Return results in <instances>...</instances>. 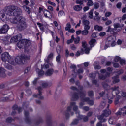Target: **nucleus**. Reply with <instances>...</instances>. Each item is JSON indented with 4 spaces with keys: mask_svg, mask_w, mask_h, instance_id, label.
<instances>
[{
    "mask_svg": "<svg viewBox=\"0 0 126 126\" xmlns=\"http://www.w3.org/2000/svg\"><path fill=\"white\" fill-rule=\"evenodd\" d=\"M56 52L58 54V56H57L56 58V62L59 63H61V55L60 54V52H61V50L57 49Z\"/></svg>",
    "mask_w": 126,
    "mask_h": 126,
    "instance_id": "nucleus-22",
    "label": "nucleus"
},
{
    "mask_svg": "<svg viewBox=\"0 0 126 126\" xmlns=\"http://www.w3.org/2000/svg\"><path fill=\"white\" fill-rule=\"evenodd\" d=\"M88 2L87 3V6L90 7L92 6L93 5V1H92V0H87Z\"/></svg>",
    "mask_w": 126,
    "mask_h": 126,
    "instance_id": "nucleus-42",
    "label": "nucleus"
},
{
    "mask_svg": "<svg viewBox=\"0 0 126 126\" xmlns=\"http://www.w3.org/2000/svg\"><path fill=\"white\" fill-rule=\"evenodd\" d=\"M116 7L117 8H118L119 9H120V8H121V7H122V3L121 2H119L116 4Z\"/></svg>",
    "mask_w": 126,
    "mask_h": 126,
    "instance_id": "nucleus-61",
    "label": "nucleus"
},
{
    "mask_svg": "<svg viewBox=\"0 0 126 126\" xmlns=\"http://www.w3.org/2000/svg\"><path fill=\"white\" fill-rule=\"evenodd\" d=\"M89 18L90 19H92L93 18V10H91L89 13Z\"/></svg>",
    "mask_w": 126,
    "mask_h": 126,
    "instance_id": "nucleus-44",
    "label": "nucleus"
},
{
    "mask_svg": "<svg viewBox=\"0 0 126 126\" xmlns=\"http://www.w3.org/2000/svg\"><path fill=\"white\" fill-rule=\"evenodd\" d=\"M0 76L1 77L5 76V70L2 67H0Z\"/></svg>",
    "mask_w": 126,
    "mask_h": 126,
    "instance_id": "nucleus-29",
    "label": "nucleus"
},
{
    "mask_svg": "<svg viewBox=\"0 0 126 126\" xmlns=\"http://www.w3.org/2000/svg\"><path fill=\"white\" fill-rule=\"evenodd\" d=\"M26 93L28 95H31L32 94V91L30 89H28L26 91Z\"/></svg>",
    "mask_w": 126,
    "mask_h": 126,
    "instance_id": "nucleus-55",
    "label": "nucleus"
},
{
    "mask_svg": "<svg viewBox=\"0 0 126 126\" xmlns=\"http://www.w3.org/2000/svg\"><path fill=\"white\" fill-rule=\"evenodd\" d=\"M99 3H94V9H98L99 8Z\"/></svg>",
    "mask_w": 126,
    "mask_h": 126,
    "instance_id": "nucleus-52",
    "label": "nucleus"
},
{
    "mask_svg": "<svg viewBox=\"0 0 126 126\" xmlns=\"http://www.w3.org/2000/svg\"><path fill=\"white\" fill-rule=\"evenodd\" d=\"M88 95L89 97H92L93 96V91H89L88 92Z\"/></svg>",
    "mask_w": 126,
    "mask_h": 126,
    "instance_id": "nucleus-62",
    "label": "nucleus"
},
{
    "mask_svg": "<svg viewBox=\"0 0 126 126\" xmlns=\"http://www.w3.org/2000/svg\"><path fill=\"white\" fill-rule=\"evenodd\" d=\"M107 117L104 115V114H101L97 116L98 120H99L100 123H106L107 122Z\"/></svg>",
    "mask_w": 126,
    "mask_h": 126,
    "instance_id": "nucleus-15",
    "label": "nucleus"
},
{
    "mask_svg": "<svg viewBox=\"0 0 126 126\" xmlns=\"http://www.w3.org/2000/svg\"><path fill=\"white\" fill-rule=\"evenodd\" d=\"M99 78L100 79H102V80H105L107 78L105 75H99Z\"/></svg>",
    "mask_w": 126,
    "mask_h": 126,
    "instance_id": "nucleus-48",
    "label": "nucleus"
},
{
    "mask_svg": "<svg viewBox=\"0 0 126 126\" xmlns=\"http://www.w3.org/2000/svg\"><path fill=\"white\" fill-rule=\"evenodd\" d=\"M1 59L2 61L6 63V62L8 61L9 59H10V55H9L8 52L3 53L1 55Z\"/></svg>",
    "mask_w": 126,
    "mask_h": 126,
    "instance_id": "nucleus-10",
    "label": "nucleus"
},
{
    "mask_svg": "<svg viewBox=\"0 0 126 126\" xmlns=\"http://www.w3.org/2000/svg\"><path fill=\"white\" fill-rule=\"evenodd\" d=\"M111 114V110L109 109H107L103 111V113L102 114L107 118V117H109Z\"/></svg>",
    "mask_w": 126,
    "mask_h": 126,
    "instance_id": "nucleus-19",
    "label": "nucleus"
},
{
    "mask_svg": "<svg viewBox=\"0 0 126 126\" xmlns=\"http://www.w3.org/2000/svg\"><path fill=\"white\" fill-rule=\"evenodd\" d=\"M70 89H71V90H73L74 91H78V89H77L76 87L71 86L70 87Z\"/></svg>",
    "mask_w": 126,
    "mask_h": 126,
    "instance_id": "nucleus-60",
    "label": "nucleus"
},
{
    "mask_svg": "<svg viewBox=\"0 0 126 126\" xmlns=\"http://www.w3.org/2000/svg\"><path fill=\"white\" fill-rule=\"evenodd\" d=\"M102 85L105 89H107V88H109L110 87V86L106 82H102Z\"/></svg>",
    "mask_w": 126,
    "mask_h": 126,
    "instance_id": "nucleus-40",
    "label": "nucleus"
},
{
    "mask_svg": "<svg viewBox=\"0 0 126 126\" xmlns=\"http://www.w3.org/2000/svg\"><path fill=\"white\" fill-rule=\"evenodd\" d=\"M25 121L27 124L30 125L32 123V121L29 119V112L25 111L24 109Z\"/></svg>",
    "mask_w": 126,
    "mask_h": 126,
    "instance_id": "nucleus-12",
    "label": "nucleus"
},
{
    "mask_svg": "<svg viewBox=\"0 0 126 126\" xmlns=\"http://www.w3.org/2000/svg\"><path fill=\"white\" fill-rule=\"evenodd\" d=\"M76 3L77 4H79V5H81L82 6V5H84V2L82 0H76Z\"/></svg>",
    "mask_w": 126,
    "mask_h": 126,
    "instance_id": "nucleus-41",
    "label": "nucleus"
},
{
    "mask_svg": "<svg viewBox=\"0 0 126 126\" xmlns=\"http://www.w3.org/2000/svg\"><path fill=\"white\" fill-rule=\"evenodd\" d=\"M94 67L95 69H101V66L99 65V62L95 61L94 63Z\"/></svg>",
    "mask_w": 126,
    "mask_h": 126,
    "instance_id": "nucleus-28",
    "label": "nucleus"
},
{
    "mask_svg": "<svg viewBox=\"0 0 126 126\" xmlns=\"http://www.w3.org/2000/svg\"><path fill=\"white\" fill-rule=\"evenodd\" d=\"M89 77L92 78L93 79H95L96 78V74H95V73H92L89 74Z\"/></svg>",
    "mask_w": 126,
    "mask_h": 126,
    "instance_id": "nucleus-43",
    "label": "nucleus"
},
{
    "mask_svg": "<svg viewBox=\"0 0 126 126\" xmlns=\"http://www.w3.org/2000/svg\"><path fill=\"white\" fill-rule=\"evenodd\" d=\"M53 57H54V54H53V53H51L48 55L46 60H45V61L46 62V63H48V64H49V63H50V60L51 59H53Z\"/></svg>",
    "mask_w": 126,
    "mask_h": 126,
    "instance_id": "nucleus-25",
    "label": "nucleus"
},
{
    "mask_svg": "<svg viewBox=\"0 0 126 126\" xmlns=\"http://www.w3.org/2000/svg\"><path fill=\"white\" fill-rule=\"evenodd\" d=\"M53 73H54V69H49L45 72V75H46V76H52Z\"/></svg>",
    "mask_w": 126,
    "mask_h": 126,
    "instance_id": "nucleus-20",
    "label": "nucleus"
},
{
    "mask_svg": "<svg viewBox=\"0 0 126 126\" xmlns=\"http://www.w3.org/2000/svg\"><path fill=\"white\" fill-rule=\"evenodd\" d=\"M5 13L8 16H14V6H9L5 7L4 9Z\"/></svg>",
    "mask_w": 126,
    "mask_h": 126,
    "instance_id": "nucleus-8",
    "label": "nucleus"
},
{
    "mask_svg": "<svg viewBox=\"0 0 126 126\" xmlns=\"http://www.w3.org/2000/svg\"><path fill=\"white\" fill-rule=\"evenodd\" d=\"M72 108L73 111L76 112V114H78V116H77V118H78V119H80V120H82V119H83V118L84 117V116L79 114V111H78V106L76 105V102H71L70 103V106L67 108V111L65 112L66 119H67V120H68V119H69V112L71 111Z\"/></svg>",
    "mask_w": 126,
    "mask_h": 126,
    "instance_id": "nucleus-4",
    "label": "nucleus"
},
{
    "mask_svg": "<svg viewBox=\"0 0 126 126\" xmlns=\"http://www.w3.org/2000/svg\"><path fill=\"white\" fill-rule=\"evenodd\" d=\"M110 24H112V21L110 20H107L105 22V25H106L107 26H108V25H110Z\"/></svg>",
    "mask_w": 126,
    "mask_h": 126,
    "instance_id": "nucleus-58",
    "label": "nucleus"
},
{
    "mask_svg": "<svg viewBox=\"0 0 126 126\" xmlns=\"http://www.w3.org/2000/svg\"><path fill=\"white\" fill-rule=\"evenodd\" d=\"M38 91V94H34L33 97L34 98H38L39 100H36V103L37 105H41L42 102L40 100H44V96H42V90H43V87L39 86L37 88Z\"/></svg>",
    "mask_w": 126,
    "mask_h": 126,
    "instance_id": "nucleus-7",
    "label": "nucleus"
},
{
    "mask_svg": "<svg viewBox=\"0 0 126 126\" xmlns=\"http://www.w3.org/2000/svg\"><path fill=\"white\" fill-rule=\"evenodd\" d=\"M113 26L114 27V29L117 30L118 28H120V29L118 30V31H121V29H122V27L124 26V25H122L121 26V25L119 23H115L113 25Z\"/></svg>",
    "mask_w": 126,
    "mask_h": 126,
    "instance_id": "nucleus-26",
    "label": "nucleus"
},
{
    "mask_svg": "<svg viewBox=\"0 0 126 126\" xmlns=\"http://www.w3.org/2000/svg\"><path fill=\"white\" fill-rule=\"evenodd\" d=\"M1 100L2 102H7L9 98L8 97H2Z\"/></svg>",
    "mask_w": 126,
    "mask_h": 126,
    "instance_id": "nucleus-53",
    "label": "nucleus"
},
{
    "mask_svg": "<svg viewBox=\"0 0 126 126\" xmlns=\"http://www.w3.org/2000/svg\"><path fill=\"white\" fill-rule=\"evenodd\" d=\"M89 6H85L83 8L84 12H86V11H87L88 10H89Z\"/></svg>",
    "mask_w": 126,
    "mask_h": 126,
    "instance_id": "nucleus-64",
    "label": "nucleus"
},
{
    "mask_svg": "<svg viewBox=\"0 0 126 126\" xmlns=\"http://www.w3.org/2000/svg\"><path fill=\"white\" fill-rule=\"evenodd\" d=\"M115 121H116V118L114 117H111L109 118V123L110 124V125H115Z\"/></svg>",
    "mask_w": 126,
    "mask_h": 126,
    "instance_id": "nucleus-30",
    "label": "nucleus"
},
{
    "mask_svg": "<svg viewBox=\"0 0 126 126\" xmlns=\"http://www.w3.org/2000/svg\"><path fill=\"white\" fill-rule=\"evenodd\" d=\"M95 43H96L95 39H92L89 42V45L91 47H94L95 46Z\"/></svg>",
    "mask_w": 126,
    "mask_h": 126,
    "instance_id": "nucleus-32",
    "label": "nucleus"
},
{
    "mask_svg": "<svg viewBox=\"0 0 126 126\" xmlns=\"http://www.w3.org/2000/svg\"><path fill=\"white\" fill-rule=\"evenodd\" d=\"M94 30H97V31H102L103 30V27L99 25H96L94 27Z\"/></svg>",
    "mask_w": 126,
    "mask_h": 126,
    "instance_id": "nucleus-35",
    "label": "nucleus"
},
{
    "mask_svg": "<svg viewBox=\"0 0 126 126\" xmlns=\"http://www.w3.org/2000/svg\"><path fill=\"white\" fill-rule=\"evenodd\" d=\"M73 41L74 44H78V43H79V42L80 41V37H79V36H77L75 38L74 37Z\"/></svg>",
    "mask_w": 126,
    "mask_h": 126,
    "instance_id": "nucleus-36",
    "label": "nucleus"
},
{
    "mask_svg": "<svg viewBox=\"0 0 126 126\" xmlns=\"http://www.w3.org/2000/svg\"><path fill=\"white\" fill-rule=\"evenodd\" d=\"M0 18L3 22L4 21H5V20H7L8 17L7 15H6L4 10H1L0 12Z\"/></svg>",
    "mask_w": 126,
    "mask_h": 126,
    "instance_id": "nucleus-13",
    "label": "nucleus"
},
{
    "mask_svg": "<svg viewBox=\"0 0 126 126\" xmlns=\"http://www.w3.org/2000/svg\"><path fill=\"white\" fill-rule=\"evenodd\" d=\"M73 40H74V35H72L71 36V39L67 41V44H68V45H69V44H71V43L73 42Z\"/></svg>",
    "mask_w": 126,
    "mask_h": 126,
    "instance_id": "nucleus-37",
    "label": "nucleus"
},
{
    "mask_svg": "<svg viewBox=\"0 0 126 126\" xmlns=\"http://www.w3.org/2000/svg\"><path fill=\"white\" fill-rule=\"evenodd\" d=\"M43 14L45 17H46V18H52L53 17V15H54L53 12H50L48 10H44Z\"/></svg>",
    "mask_w": 126,
    "mask_h": 126,
    "instance_id": "nucleus-14",
    "label": "nucleus"
},
{
    "mask_svg": "<svg viewBox=\"0 0 126 126\" xmlns=\"http://www.w3.org/2000/svg\"><path fill=\"white\" fill-rule=\"evenodd\" d=\"M82 46L84 49H85L87 48V46H88V45H87L86 41H83L82 42Z\"/></svg>",
    "mask_w": 126,
    "mask_h": 126,
    "instance_id": "nucleus-47",
    "label": "nucleus"
},
{
    "mask_svg": "<svg viewBox=\"0 0 126 126\" xmlns=\"http://www.w3.org/2000/svg\"><path fill=\"white\" fill-rule=\"evenodd\" d=\"M5 88V83H2L0 84V89H3Z\"/></svg>",
    "mask_w": 126,
    "mask_h": 126,
    "instance_id": "nucleus-57",
    "label": "nucleus"
},
{
    "mask_svg": "<svg viewBox=\"0 0 126 126\" xmlns=\"http://www.w3.org/2000/svg\"><path fill=\"white\" fill-rule=\"evenodd\" d=\"M52 116L51 115H48L46 117V123L47 126H52Z\"/></svg>",
    "mask_w": 126,
    "mask_h": 126,
    "instance_id": "nucleus-18",
    "label": "nucleus"
},
{
    "mask_svg": "<svg viewBox=\"0 0 126 126\" xmlns=\"http://www.w3.org/2000/svg\"><path fill=\"white\" fill-rule=\"evenodd\" d=\"M83 120V121L85 122H88L89 120L88 116H84Z\"/></svg>",
    "mask_w": 126,
    "mask_h": 126,
    "instance_id": "nucleus-63",
    "label": "nucleus"
},
{
    "mask_svg": "<svg viewBox=\"0 0 126 126\" xmlns=\"http://www.w3.org/2000/svg\"><path fill=\"white\" fill-rule=\"evenodd\" d=\"M86 95V92L85 91H82L79 92V94L76 92H74L72 95V100L73 101H77L78 99L81 98V101L87 102L90 106H93L94 105V101L93 100H90L89 97H85Z\"/></svg>",
    "mask_w": 126,
    "mask_h": 126,
    "instance_id": "nucleus-3",
    "label": "nucleus"
},
{
    "mask_svg": "<svg viewBox=\"0 0 126 126\" xmlns=\"http://www.w3.org/2000/svg\"><path fill=\"white\" fill-rule=\"evenodd\" d=\"M23 7L24 10H25L27 13L29 15V16H30V13H32L31 8H29V7L27 6V5H24Z\"/></svg>",
    "mask_w": 126,
    "mask_h": 126,
    "instance_id": "nucleus-23",
    "label": "nucleus"
},
{
    "mask_svg": "<svg viewBox=\"0 0 126 126\" xmlns=\"http://www.w3.org/2000/svg\"><path fill=\"white\" fill-rule=\"evenodd\" d=\"M83 23L84 24V25H85L84 27H89V29H90V27L89 26V21L87 20H84L83 21Z\"/></svg>",
    "mask_w": 126,
    "mask_h": 126,
    "instance_id": "nucleus-33",
    "label": "nucleus"
},
{
    "mask_svg": "<svg viewBox=\"0 0 126 126\" xmlns=\"http://www.w3.org/2000/svg\"><path fill=\"white\" fill-rule=\"evenodd\" d=\"M38 76L40 77V76H43L44 75V71L43 70H40L38 72Z\"/></svg>",
    "mask_w": 126,
    "mask_h": 126,
    "instance_id": "nucleus-50",
    "label": "nucleus"
},
{
    "mask_svg": "<svg viewBox=\"0 0 126 126\" xmlns=\"http://www.w3.org/2000/svg\"><path fill=\"white\" fill-rule=\"evenodd\" d=\"M49 86H51V83L49 82H45L42 83V87L43 88H46L47 87H49Z\"/></svg>",
    "mask_w": 126,
    "mask_h": 126,
    "instance_id": "nucleus-38",
    "label": "nucleus"
},
{
    "mask_svg": "<svg viewBox=\"0 0 126 126\" xmlns=\"http://www.w3.org/2000/svg\"><path fill=\"white\" fill-rule=\"evenodd\" d=\"M124 72L123 69H120L116 72L117 75L114 76L112 78L113 79V83H118L120 82V79H119V75H121Z\"/></svg>",
    "mask_w": 126,
    "mask_h": 126,
    "instance_id": "nucleus-9",
    "label": "nucleus"
},
{
    "mask_svg": "<svg viewBox=\"0 0 126 126\" xmlns=\"http://www.w3.org/2000/svg\"><path fill=\"white\" fill-rule=\"evenodd\" d=\"M12 121H13V119L11 117H8L6 120L7 123H11Z\"/></svg>",
    "mask_w": 126,
    "mask_h": 126,
    "instance_id": "nucleus-49",
    "label": "nucleus"
},
{
    "mask_svg": "<svg viewBox=\"0 0 126 126\" xmlns=\"http://www.w3.org/2000/svg\"><path fill=\"white\" fill-rule=\"evenodd\" d=\"M114 40H115V36H109L108 38L109 43H111Z\"/></svg>",
    "mask_w": 126,
    "mask_h": 126,
    "instance_id": "nucleus-46",
    "label": "nucleus"
},
{
    "mask_svg": "<svg viewBox=\"0 0 126 126\" xmlns=\"http://www.w3.org/2000/svg\"><path fill=\"white\" fill-rule=\"evenodd\" d=\"M116 116H126V109L124 110V109L121 108L119 111H118L116 113Z\"/></svg>",
    "mask_w": 126,
    "mask_h": 126,
    "instance_id": "nucleus-17",
    "label": "nucleus"
},
{
    "mask_svg": "<svg viewBox=\"0 0 126 126\" xmlns=\"http://www.w3.org/2000/svg\"><path fill=\"white\" fill-rule=\"evenodd\" d=\"M8 63H10V64H12V65H15V63L14 62V60L13 58H12L11 57H10L9 59L7 61Z\"/></svg>",
    "mask_w": 126,
    "mask_h": 126,
    "instance_id": "nucleus-34",
    "label": "nucleus"
},
{
    "mask_svg": "<svg viewBox=\"0 0 126 126\" xmlns=\"http://www.w3.org/2000/svg\"><path fill=\"white\" fill-rule=\"evenodd\" d=\"M22 10L20 8L14 6V16H17L10 18V22L12 24H16V28L19 31H23L27 28L28 25L25 21V19L21 15ZM19 16V17H18Z\"/></svg>",
    "mask_w": 126,
    "mask_h": 126,
    "instance_id": "nucleus-1",
    "label": "nucleus"
},
{
    "mask_svg": "<svg viewBox=\"0 0 126 126\" xmlns=\"http://www.w3.org/2000/svg\"><path fill=\"white\" fill-rule=\"evenodd\" d=\"M112 92V94L114 96H115V100L114 101V104L115 105H118L119 103H120V100H121L122 96L121 95H118L119 93H120V91L119 90V86H115L114 87H113L111 88Z\"/></svg>",
    "mask_w": 126,
    "mask_h": 126,
    "instance_id": "nucleus-5",
    "label": "nucleus"
},
{
    "mask_svg": "<svg viewBox=\"0 0 126 126\" xmlns=\"http://www.w3.org/2000/svg\"><path fill=\"white\" fill-rule=\"evenodd\" d=\"M70 68H71V69H73V72H74V73H75V69H76V65L74 64H72L70 66Z\"/></svg>",
    "mask_w": 126,
    "mask_h": 126,
    "instance_id": "nucleus-45",
    "label": "nucleus"
},
{
    "mask_svg": "<svg viewBox=\"0 0 126 126\" xmlns=\"http://www.w3.org/2000/svg\"><path fill=\"white\" fill-rule=\"evenodd\" d=\"M27 60H29V57L24 54H21L15 58V61L18 64H24Z\"/></svg>",
    "mask_w": 126,
    "mask_h": 126,
    "instance_id": "nucleus-6",
    "label": "nucleus"
},
{
    "mask_svg": "<svg viewBox=\"0 0 126 126\" xmlns=\"http://www.w3.org/2000/svg\"><path fill=\"white\" fill-rule=\"evenodd\" d=\"M125 63H126V60H125L124 59H120V64H121V65L125 64Z\"/></svg>",
    "mask_w": 126,
    "mask_h": 126,
    "instance_id": "nucleus-59",
    "label": "nucleus"
},
{
    "mask_svg": "<svg viewBox=\"0 0 126 126\" xmlns=\"http://www.w3.org/2000/svg\"><path fill=\"white\" fill-rule=\"evenodd\" d=\"M21 39H22V35L20 34H18L11 38L10 43H16V42L19 41L17 44V46L19 49H22L23 48L26 49L31 46L32 43L30 40L27 39L21 40Z\"/></svg>",
    "mask_w": 126,
    "mask_h": 126,
    "instance_id": "nucleus-2",
    "label": "nucleus"
},
{
    "mask_svg": "<svg viewBox=\"0 0 126 126\" xmlns=\"http://www.w3.org/2000/svg\"><path fill=\"white\" fill-rule=\"evenodd\" d=\"M49 67H50V66L49 65V64H44V66H43V65H41V69H43L44 68H46V69H47V68H49Z\"/></svg>",
    "mask_w": 126,
    "mask_h": 126,
    "instance_id": "nucleus-51",
    "label": "nucleus"
},
{
    "mask_svg": "<svg viewBox=\"0 0 126 126\" xmlns=\"http://www.w3.org/2000/svg\"><path fill=\"white\" fill-rule=\"evenodd\" d=\"M79 120L77 119H75L73 122L70 124L71 126H74L78 124Z\"/></svg>",
    "mask_w": 126,
    "mask_h": 126,
    "instance_id": "nucleus-39",
    "label": "nucleus"
},
{
    "mask_svg": "<svg viewBox=\"0 0 126 126\" xmlns=\"http://www.w3.org/2000/svg\"><path fill=\"white\" fill-rule=\"evenodd\" d=\"M83 72H84L83 69L80 68L78 69L77 70V72H75V73H74L75 74V76H74V77H76V74H77L78 75H79L80 74H82Z\"/></svg>",
    "mask_w": 126,
    "mask_h": 126,
    "instance_id": "nucleus-31",
    "label": "nucleus"
},
{
    "mask_svg": "<svg viewBox=\"0 0 126 126\" xmlns=\"http://www.w3.org/2000/svg\"><path fill=\"white\" fill-rule=\"evenodd\" d=\"M73 9L75 11H81L82 10V6L81 5H76L74 6Z\"/></svg>",
    "mask_w": 126,
    "mask_h": 126,
    "instance_id": "nucleus-24",
    "label": "nucleus"
},
{
    "mask_svg": "<svg viewBox=\"0 0 126 126\" xmlns=\"http://www.w3.org/2000/svg\"><path fill=\"white\" fill-rule=\"evenodd\" d=\"M70 48L73 51H75V50H76V47H75V45H74V44L71 45H70Z\"/></svg>",
    "mask_w": 126,
    "mask_h": 126,
    "instance_id": "nucleus-56",
    "label": "nucleus"
},
{
    "mask_svg": "<svg viewBox=\"0 0 126 126\" xmlns=\"http://www.w3.org/2000/svg\"><path fill=\"white\" fill-rule=\"evenodd\" d=\"M84 28V30L82 31V35H83L84 36H86V35H87L89 33V31H88V30H89L90 29H89V27H86Z\"/></svg>",
    "mask_w": 126,
    "mask_h": 126,
    "instance_id": "nucleus-21",
    "label": "nucleus"
},
{
    "mask_svg": "<svg viewBox=\"0 0 126 126\" xmlns=\"http://www.w3.org/2000/svg\"><path fill=\"white\" fill-rule=\"evenodd\" d=\"M116 29L112 28L111 26H108V29L106 31V32H110L111 34H115V31H116Z\"/></svg>",
    "mask_w": 126,
    "mask_h": 126,
    "instance_id": "nucleus-27",
    "label": "nucleus"
},
{
    "mask_svg": "<svg viewBox=\"0 0 126 126\" xmlns=\"http://www.w3.org/2000/svg\"><path fill=\"white\" fill-rule=\"evenodd\" d=\"M9 29V26H8L7 24L4 25L0 29V34H6Z\"/></svg>",
    "mask_w": 126,
    "mask_h": 126,
    "instance_id": "nucleus-11",
    "label": "nucleus"
},
{
    "mask_svg": "<svg viewBox=\"0 0 126 126\" xmlns=\"http://www.w3.org/2000/svg\"><path fill=\"white\" fill-rule=\"evenodd\" d=\"M120 60H121V58L119 56L115 57L114 59V61L116 63H118V62H119V61H120Z\"/></svg>",
    "mask_w": 126,
    "mask_h": 126,
    "instance_id": "nucleus-54",
    "label": "nucleus"
},
{
    "mask_svg": "<svg viewBox=\"0 0 126 126\" xmlns=\"http://www.w3.org/2000/svg\"><path fill=\"white\" fill-rule=\"evenodd\" d=\"M43 122L44 120H43V118L41 116H38L35 121V126H39V125L43 124Z\"/></svg>",
    "mask_w": 126,
    "mask_h": 126,
    "instance_id": "nucleus-16",
    "label": "nucleus"
}]
</instances>
